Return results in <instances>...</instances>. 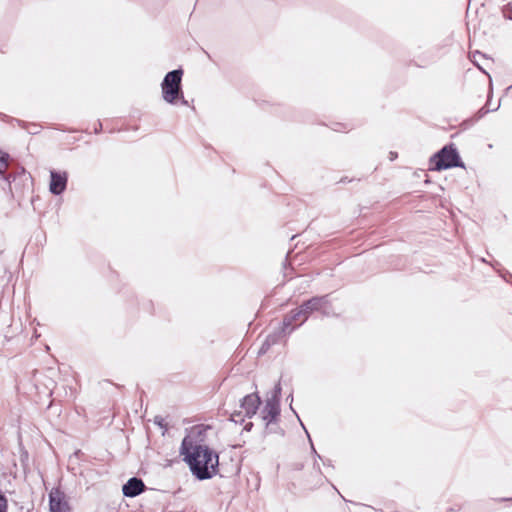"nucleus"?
<instances>
[{
    "label": "nucleus",
    "instance_id": "nucleus-6",
    "mask_svg": "<svg viewBox=\"0 0 512 512\" xmlns=\"http://www.w3.org/2000/svg\"><path fill=\"white\" fill-rule=\"evenodd\" d=\"M281 395L280 383H277L274 388L273 395L267 399L265 406L262 410V418L267 424L275 421L279 415V398Z\"/></svg>",
    "mask_w": 512,
    "mask_h": 512
},
{
    "label": "nucleus",
    "instance_id": "nucleus-13",
    "mask_svg": "<svg viewBox=\"0 0 512 512\" xmlns=\"http://www.w3.org/2000/svg\"><path fill=\"white\" fill-rule=\"evenodd\" d=\"M161 421H163V418H160V421H158L157 419L155 420V423H157L158 425H162L161 424Z\"/></svg>",
    "mask_w": 512,
    "mask_h": 512
},
{
    "label": "nucleus",
    "instance_id": "nucleus-8",
    "mask_svg": "<svg viewBox=\"0 0 512 512\" xmlns=\"http://www.w3.org/2000/svg\"><path fill=\"white\" fill-rule=\"evenodd\" d=\"M145 489L143 481L139 478L132 477L123 486L122 491L126 497H136Z\"/></svg>",
    "mask_w": 512,
    "mask_h": 512
},
{
    "label": "nucleus",
    "instance_id": "nucleus-14",
    "mask_svg": "<svg viewBox=\"0 0 512 512\" xmlns=\"http://www.w3.org/2000/svg\"><path fill=\"white\" fill-rule=\"evenodd\" d=\"M161 421H163V418H160V421H158L157 419L155 420V423H157L158 425H162L161 424Z\"/></svg>",
    "mask_w": 512,
    "mask_h": 512
},
{
    "label": "nucleus",
    "instance_id": "nucleus-4",
    "mask_svg": "<svg viewBox=\"0 0 512 512\" xmlns=\"http://www.w3.org/2000/svg\"><path fill=\"white\" fill-rule=\"evenodd\" d=\"M182 70L169 72L161 85L163 99L168 103H174L180 92Z\"/></svg>",
    "mask_w": 512,
    "mask_h": 512
},
{
    "label": "nucleus",
    "instance_id": "nucleus-11",
    "mask_svg": "<svg viewBox=\"0 0 512 512\" xmlns=\"http://www.w3.org/2000/svg\"><path fill=\"white\" fill-rule=\"evenodd\" d=\"M8 154L0 151V173H4L8 167V163H7V159H8Z\"/></svg>",
    "mask_w": 512,
    "mask_h": 512
},
{
    "label": "nucleus",
    "instance_id": "nucleus-15",
    "mask_svg": "<svg viewBox=\"0 0 512 512\" xmlns=\"http://www.w3.org/2000/svg\"><path fill=\"white\" fill-rule=\"evenodd\" d=\"M251 426H252V423L247 424L246 429H250Z\"/></svg>",
    "mask_w": 512,
    "mask_h": 512
},
{
    "label": "nucleus",
    "instance_id": "nucleus-10",
    "mask_svg": "<svg viewBox=\"0 0 512 512\" xmlns=\"http://www.w3.org/2000/svg\"><path fill=\"white\" fill-rule=\"evenodd\" d=\"M67 175L66 173L51 172L50 191L53 194H60L66 188Z\"/></svg>",
    "mask_w": 512,
    "mask_h": 512
},
{
    "label": "nucleus",
    "instance_id": "nucleus-12",
    "mask_svg": "<svg viewBox=\"0 0 512 512\" xmlns=\"http://www.w3.org/2000/svg\"><path fill=\"white\" fill-rule=\"evenodd\" d=\"M8 502L6 497L0 493V512H7Z\"/></svg>",
    "mask_w": 512,
    "mask_h": 512
},
{
    "label": "nucleus",
    "instance_id": "nucleus-5",
    "mask_svg": "<svg viewBox=\"0 0 512 512\" xmlns=\"http://www.w3.org/2000/svg\"><path fill=\"white\" fill-rule=\"evenodd\" d=\"M261 404L260 397L257 393H251L242 398L240 403V411L231 414V420L235 423L242 422L243 417L251 418L259 409Z\"/></svg>",
    "mask_w": 512,
    "mask_h": 512
},
{
    "label": "nucleus",
    "instance_id": "nucleus-2",
    "mask_svg": "<svg viewBox=\"0 0 512 512\" xmlns=\"http://www.w3.org/2000/svg\"><path fill=\"white\" fill-rule=\"evenodd\" d=\"M293 329L294 327H291V322H276V325H270L266 338L259 350V354L266 353L272 345L283 340Z\"/></svg>",
    "mask_w": 512,
    "mask_h": 512
},
{
    "label": "nucleus",
    "instance_id": "nucleus-7",
    "mask_svg": "<svg viewBox=\"0 0 512 512\" xmlns=\"http://www.w3.org/2000/svg\"><path fill=\"white\" fill-rule=\"evenodd\" d=\"M50 512H69V505L64 494L59 489H53L49 494Z\"/></svg>",
    "mask_w": 512,
    "mask_h": 512
},
{
    "label": "nucleus",
    "instance_id": "nucleus-9",
    "mask_svg": "<svg viewBox=\"0 0 512 512\" xmlns=\"http://www.w3.org/2000/svg\"><path fill=\"white\" fill-rule=\"evenodd\" d=\"M322 303V298L311 299L295 310L294 317L308 318L311 316L312 311L317 310L321 307Z\"/></svg>",
    "mask_w": 512,
    "mask_h": 512
},
{
    "label": "nucleus",
    "instance_id": "nucleus-3",
    "mask_svg": "<svg viewBox=\"0 0 512 512\" xmlns=\"http://www.w3.org/2000/svg\"><path fill=\"white\" fill-rule=\"evenodd\" d=\"M430 163L433 165V170H443L451 167H463L459 161L457 151L451 146L444 147L439 153L431 158Z\"/></svg>",
    "mask_w": 512,
    "mask_h": 512
},
{
    "label": "nucleus",
    "instance_id": "nucleus-1",
    "mask_svg": "<svg viewBox=\"0 0 512 512\" xmlns=\"http://www.w3.org/2000/svg\"><path fill=\"white\" fill-rule=\"evenodd\" d=\"M180 455L198 480L211 479L218 472L219 457L204 443L200 431L192 430L183 438Z\"/></svg>",
    "mask_w": 512,
    "mask_h": 512
}]
</instances>
